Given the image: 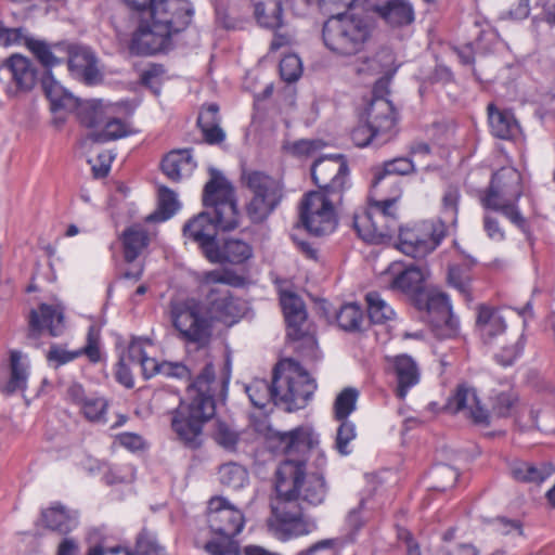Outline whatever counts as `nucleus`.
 Returning a JSON list of instances; mask_svg holds the SVG:
<instances>
[{
  "label": "nucleus",
  "mask_w": 555,
  "mask_h": 555,
  "mask_svg": "<svg viewBox=\"0 0 555 555\" xmlns=\"http://www.w3.org/2000/svg\"><path fill=\"white\" fill-rule=\"evenodd\" d=\"M337 544V539L320 540L308 548L297 552L295 555H336Z\"/></svg>",
  "instance_id": "obj_61"
},
{
  "label": "nucleus",
  "mask_w": 555,
  "mask_h": 555,
  "mask_svg": "<svg viewBox=\"0 0 555 555\" xmlns=\"http://www.w3.org/2000/svg\"><path fill=\"white\" fill-rule=\"evenodd\" d=\"M29 376V363L27 357L20 350L10 352V365L8 378L0 379V391L7 396L27 388Z\"/></svg>",
  "instance_id": "obj_25"
},
{
  "label": "nucleus",
  "mask_w": 555,
  "mask_h": 555,
  "mask_svg": "<svg viewBox=\"0 0 555 555\" xmlns=\"http://www.w3.org/2000/svg\"><path fill=\"white\" fill-rule=\"evenodd\" d=\"M311 177L319 192L343 199L349 188V167L344 155H326L318 158L311 167Z\"/></svg>",
  "instance_id": "obj_15"
},
{
  "label": "nucleus",
  "mask_w": 555,
  "mask_h": 555,
  "mask_svg": "<svg viewBox=\"0 0 555 555\" xmlns=\"http://www.w3.org/2000/svg\"><path fill=\"white\" fill-rule=\"evenodd\" d=\"M386 370L395 376L397 382L396 395L405 399L411 388L421 380V369L413 357L406 353L386 356Z\"/></svg>",
  "instance_id": "obj_19"
},
{
  "label": "nucleus",
  "mask_w": 555,
  "mask_h": 555,
  "mask_svg": "<svg viewBox=\"0 0 555 555\" xmlns=\"http://www.w3.org/2000/svg\"><path fill=\"white\" fill-rule=\"evenodd\" d=\"M302 74L300 59L296 54L285 55L280 62V75L286 82L297 81Z\"/></svg>",
  "instance_id": "obj_56"
},
{
  "label": "nucleus",
  "mask_w": 555,
  "mask_h": 555,
  "mask_svg": "<svg viewBox=\"0 0 555 555\" xmlns=\"http://www.w3.org/2000/svg\"><path fill=\"white\" fill-rule=\"evenodd\" d=\"M418 310L427 312L429 322L441 335L453 336L459 331V320L453 315L452 306L447 294L426 291L414 302Z\"/></svg>",
  "instance_id": "obj_17"
},
{
  "label": "nucleus",
  "mask_w": 555,
  "mask_h": 555,
  "mask_svg": "<svg viewBox=\"0 0 555 555\" xmlns=\"http://www.w3.org/2000/svg\"><path fill=\"white\" fill-rule=\"evenodd\" d=\"M80 122L88 128H96L104 124L106 117L100 101L80 102L78 99V106L74 109Z\"/></svg>",
  "instance_id": "obj_45"
},
{
  "label": "nucleus",
  "mask_w": 555,
  "mask_h": 555,
  "mask_svg": "<svg viewBox=\"0 0 555 555\" xmlns=\"http://www.w3.org/2000/svg\"><path fill=\"white\" fill-rule=\"evenodd\" d=\"M177 194L166 186L158 190V208L155 212L146 217V221H166L179 210Z\"/></svg>",
  "instance_id": "obj_39"
},
{
  "label": "nucleus",
  "mask_w": 555,
  "mask_h": 555,
  "mask_svg": "<svg viewBox=\"0 0 555 555\" xmlns=\"http://www.w3.org/2000/svg\"><path fill=\"white\" fill-rule=\"evenodd\" d=\"M366 124L359 125L351 131V140L358 147L370 144L382 145L393 135L397 114L392 103L384 98L374 95L366 111Z\"/></svg>",
  "instance_id": "obj_10"
},
{
  "label": "nucleus",
  "mask_w": 555,
  "mask_h": 555,
  "mask_svg": "<svg viewBox=\"0 0 555 555\" xmlns=\"http://www.w3.org/2000/svg\"><path fill=\"white\" fill-rule=\"evenodd\" d=\"M198 282L206 293L212 318L222 322H235L242 312L240 305L228 288L219 285L240 287L245 284V279L230 269H215L201 273Z\"/></svg>",
  "instance_id": "obj_9"
},
{
  "label": "nucleus",
  "mask_w": 555,
  "mask_h": 555,
  "mask_svg": "<svg viewBox=\"0 0 555 555\" xmlns=\"http://www.w3.org/2000/svg\"><path fill=\"white\" fill-rule=\"evenodd\" d=\"M228 379H217L211 363H207L189 387V400L180 401L172 411L171 428L190 449L203 442L204 425L215 415L216 399L224 400Z\"/></svg>",
  "instance_id": "obj_3"
},
{
  "label": "nucleus",
  "mask_w": 555,
  "mask_h": 555,
  "mask_svg": "<svg viewBox=\"0 0 555 555\" xmlns=\"http://www.w3.org/2000/svg\"><path fill=\"white\" fill-rule=\"evenodd\" d=\"M521 195L519 171L504 167L492 175L489 186L480 192L479 199L483 208L501 212L518 229L525 231L527 222L518 207Z\"/></svg>",
  "instance_id": "obj_7"
},
{
  "label": "nucleus",
  "mask_w": 555,
  "mask_h": 555,
  "mask_svg": "<svg viewBox=\"0 0 555 555\" xmlns=\"http://www.w3.org/2000/svg\"><path fill=\"white\" fill-rule=\"evenodd\" d=\"M358 397L359 391L352 387H347L338 393L334 402V416L337 421L348 420L356 410Z\"/></svg>",
  "instance_id": "obj_48"
},
{
  "label": "nucleus",
  "mask_w": 555,
  "mask_h": 555,
  "mask_svg": "<svg viewBox=\"0 0 555 555\" xmlns=\"http://www.w3.org/2000/svg\"><path fill=\"white\" fill-rule=\"evenodd\" d=\"M207 522L210 531L218 535L205 544L209 555H240V546L234 540L244 528L243 513L225 499L216 496L209 500Z\"/></svg>",
  "instance_id": "obj_8"
},
{
  "label": "nucleus",
  "mask_w": 555,
  "mask_h": 555,
  "mask_svg": "<svg viewBox=\"0 0 555 555\" xmlns=\"http://www.w3.org/2000/svg\"><path fill=\"white\" fill-rule=\"evenodd\" d=\"M511 473L517 481L540 485L552 476L554 467L550 463L534 465L528 462H517L512 466Z\"/></svg>",
  "instance_id": "obj_34"
},
{
  "label": "nucleus",
  "mask_w": 555,
  "mask_h": 555,
  "mask_svg": "<svg viewBox=\"0 0 555 555\" xmlns=\"http://www.w3.org/2000/svg\"><path fill=\"white\" fill-rule=\"evenodd\" d=\"M460 197L459 188L449 186L442 197L444 221H424L412 228H400L398 248L412 258H424L434 251L446 236V222H456Z\"/></svg>",
  "instance_id": "obj_5"
},
{
  "label": "nucleus",
  "mask_w": 555,
  "mask_h": 555,
  "mask_svg": "<svg viewBox=\"0 0 555 555\" xmlns=\"http://www.w3.org/2000/svg\"><path fill=\"white\" fill-rule=\"evenodd\" d=\"M215 255H209L207 259L212 263L242 264L253 257V247L240 238H227L221 246L214 247Z\"/></svg>",
  "instance_id": "obj_28"
},
{
  "label": "nucleus",
  "mask_w": 555,
  "mask_h": 555,
  "mask_svg": "<svg viewBox=\"0 0 555 555\" xmlns=\"http://www.w3.org/2000/svg\"><path fill=\"white\" fill-rule=\"evenodd\" d=\"M431 478L434 480L433 488L438 491H446L452 488L457 478L459 473L455 468L447 464H439L431 469Z\"/></svg>",
  "instance_id": "obj_52"
},
{
  "label": "nucleus",
  "mask_w": 555,
  "mask_h": 555,
  "mask_svg": "<svg viewBox=\"0 0 555 555\" xmlns=\"http://www.w3.org/2000/svg\"><path fill=\"white\" fill-rule=\"evenodd\" d=\"M392 62V56L387 50H382L377 52L372 57H365L361 61V63L357 66L358 74H380L383 73L388 65Z\"/></svg>",
  "instance_id": "obj_51"
},
{
  "label": "nucleus",
  "mask_w": 555,
  "mask_h": 555,
  "mask_svg": "<svg viewBox=\"0 0 555 555\" xmlns=\"http://www.w3.org/2000/svg\"><path fill=\"white\" fill-rule=\"evenodd\" d=\"M322 140H298L287 145V151L296 157H311L324 147Z\"/></svg>",
  "instance_id": "obj_57"
},
{
  "label": "nucleus",
  "mask_w": 555,
  "mask_h": 555,
  "mask_svg": "<svg viewBox=\"0 0 555 555\" xmlns=\"http://www.w3.org/2000/svg\"><path fill=\"white\" fill-rule=\"evenodd\" d=\"M138 555H167L165 548L149 533H141L135 545Z\"/></svg>",
  "instance_id": "obj_60"
},
{
  "label": "nucleus",
  "mask_w": 555,
  "mask_h": 555,
  "mask_svg": "<svg viewBox=\"0 0 555 555\" xmlns=\"http://www.w3.org/2000/svg\"><path fill=\"white\" fill-rule=\"evenodd\" d=\"M102 126V131L95 132L91 135L92 140L95 142L104 143L118 140L134 132L131 126L120 118H106Z\"/></svg>",
  "instance_id": "obj_44"
},
{
  "label": "nucleus",
  "mask_w": 555,
  "mask_h": 555,
  "mask_svg": "<svg viewBox=\"0 0 555 555\" xmlns=\"http://www.w3.org/2000/svg\"><path fill=\"white\" fill-rule=\"evenodd\" d=\"M64 328V314L60 306L41 304L29 314V338L36 339L43 331L53 337L59 336Z\"/></svg>",
  "instance_id": "obj_23"
},
{
  "label": "nucleus",
  "mask_w": 555,
  "mask_h": 555,
  "mask_svg": "<svg viewBox=\"0 0 555 555\" xmlns=\"http://www.w3.org/2000/svg\"><path fill=\"white\" fill-rule=\"evenodd\" d=\"M365 5L390 28H403L415 21V11L410 0H365Z\"/></svg>",
  "instance_id": "obj_20"
},
{
  "label": "nucleus",
  "mask_w": 555,
  "mask_h": 555,
  "mask_svg": "<svg viewBox=\"0 0 555 555\" xmlns=\"http://www.w3.org/2000/svg\"><path fill=\"white\" fill-rule=\"evenodd\" d=\"M129 358L134 361L135 365L141 367L142 375L145 379L160 374V362L154 358L147 357L141 343L132 341L129 345Z\"/></svg>",
  "instance_id": "obj_46"
},
{
  "label": "nucleus",
  "mask_w": 555,
  "mask_h": 555,
  "mask_svg": "<svg viewBox=\"0 0 555 555\" xmlns=\"http://www.w3.org/2000/svg\"><path fill=\"white\" fill-rule=\"evenodd\" d=\"M82 354H86L88 359L95 363L100 360V349L98 346V337L93 333V327H90L87 336V345L78 350L68 351L60 345H52L47 353V360L57 367L64 365Z\"/></svg>",
  "instance_id": "obj_27"
},
{
  "label": "nucleus",
  "mask_w": 555,
  "mask_h": 555,
  "mask_svg": "<svg viewBox=\"0 0 555 555\" xmlns=\"http://www.w3.org/2000/svg\"><path fill=\"white\" fill-rule=\"evenodd\" d=\"M446 408L452 413L464 412L475 424H489L488 411L481 406L475 388L466 384H461L456 387L454 395L449 398Z\"/></svg>",
  "instance_id": "obj_22"
},
{
  "label": "nucleus",
  "mask_w": 555,
  "mask_h": 555,
  "mask_svg": "<svg viewBox=\"0 0 555 555\" xmlns=\"http://www.w3.org/2000/svg\"><path fill=\"white\" fill-rule=\"evenodd\" d=\"M68 399L83 416L93 423H106L107 400L94 393L88 395L80 384L74 383L67 388Z\"/></svg>",
  "instance_id": "obj_24"
},
{
  "label": "nucleus",
  "mask_w": 555,
  "mask_h": 555,
  "mask_svg": "<svg viewBox=\"0 0 555 555\" xmlns=\"http://www.w3.org/2000/svg\"><path fill=\"white\" fill-rule=\"evenodd\" d=\"M341 201L319 191L305 194L299 206V219L304 228L314 236L334 232L338 222L335 206Z\"/></svg>",
  "instance_id": "obj_14"
},
{
  "label": "nucleus",
  "mask_w": 555,
  "mask_h": 555,
  "mask_svg": "<svg viewBox=\"0 0 555 555\" xmlns=\"http://www.w3.org/2000/svg\"><path fill=\"white\" fill-rule=\"evenodd\" d=\"M424 273L420 268L410 266L396 275L391 285L393 288L412 296L415 302L421 294L426 292L424 289Z\"/></svg>",
  "instance_id": "obj_33"
},
{
  "label": "nucleus",
  "mask_w": 555,
  "mask_h": 555,
  "mask_svg": "<svg viewBox=\"0 0 555 555\" xmlns=\"http://www.w3.org/2000/svg\"><path fill=\"white\" fill-rule=\"evenodd\" d=\"M380 212H373L370 208L353 218V227L358 235L365 242L379 244L391 235L387 231L386 224H382Z\"/></svg>",
  "instance_id": "obj_26"
},
{
  "label": "nucleus",
  "mask_w": 555,
  "mask_h": 555,
  "mask_svg": "<svg viewBox=\"0 0 555 555\" xmlns=\"http://www.w3.org/2000/svg\"><path fill=\"white\" fill-rule=\"evenodd\" d=\"M285 452L288 455L276 469L275 492L271 501L272 516L268 519V527L272 533L282 541L310 534L317 530L313 518L304 514L300 503L308 506H319L324 503L328 485L324 474L308 472L304 460L291 457L293 451L311 448L310 434L296 428L284 434Z\"/></svg>",
  "instance_id": "obj_1"
},
{
  "label": "nucleus",
  "mask_w": 555,
  "mask_h": 555,
  "mask_svg": "<svg viewBox=\"0 0 555 555\" xmlns=\"http://www.w3.org/2000/svg\"><path fill=\"white\" fill-rule=\"evenodd\" d=\"M146 14L164 31L177 34L191 24L194 8L190 0H154Z\"/></svg>",
  "instance_id": "obj_16"
},
{
  "label": "nucleus",
  "mask_w": 555,
  "mask_h": 555,
  "mask_svg": "<svg viewBox=\"0 0 555 555\" xmlns=\"http://www.w3.org/2000/svg\"><path fill=\"white\" fill-rule=\"evenodd\" d=\"M401 196V191L397 190L395 195L390 198L379 199V201H371L370 203V209L373 212H380L383 216L380 218L382 224H386L387 231L391 235L392 232L398 227V216H397V208L396 204L398 199Z\"/></svg>",
  "instance_id": "obj_40"
},
{
  "label": "nucleus",
  "mask_w": 555,
  "mask_h": 555,
  "mask_svg": "<svg viewBox=\"0 0 555 555\" xmlns=\"http://www.w3.org/2000/svg\"><path fill=\"white\" fill-rule=\"evenodd\" d=\"M414 170V165L411 159L406 157H399L392 160L386 162L382 169H378L374 173L373 185L376 186L383 180L389 179L390 184H396V176H404Z\"/></svg>",
  "instance_id": "obj_38"
},
{
  "label": "nucleus",
  "mask_w": 555,
  "mask_h": 555,
  "mask_svg": "<svg viewBox=\"0 0 555 555\" xmlns=\"http://www.w3.org/2000/svg\"><path fill=\"white\" fill-rule=\"evenodd\" d=\"M211 178L205 184L203 205L207 209L190 219L183 227V235L197 243L207 258L215 255L218 231L229 232L240 224V211L235 190L218 170H210Z\"/></svg>",
  "instance_id": "obj_2"
},
{
  "label": "nucleus",
  "mask_w": 555,
  "mask_h": 555,
  "mask_svg": "<svg viewBox=\"0 0 555 555\" xmlns=\"http://www.w3.org/2000/svg\"><path fill=\"white\" fill-rule=\"evenodd\" d=\"M283 12V2L268 3L266 7L255 8L254 17L260 27L276 31L284 25Z\"/></svg>",
  "instance_id": "obj_41"
},
{
  "label": "nucleus",
  "mask_w": 555,
  "mask_h": 555,
  "mask_svg": "<svg viewBox=\"0 0 555 555\" xmlns=\"http://www.w3.org/2000/svg\"><path fill=\"white\" fill-rule=\"evenodd\" d=\"M315 389V380L292 359L275 365L271 384L256 378L245 387L254 406L263 409L273 401L275 404H285L289 412L305 408Z\"/></svg>",
  "instance_id": "obj_4"
},
{
  "label": "nucleus",
  "mask_w": 555,
  "mask_h": 555,
  "mask_svg": "<svg viewBox=\"0 0 555 555\" xmlns=\"http://www.w3.org/2000/svg\"><path fill=\"white\" fill-rule=\"evenodd\" d=\"M42 520L47 528L64 535L73 531L78 525L77 517L69 515L61 505H53L43 511Z\"/></svg>",
  "instance_id": "obj_36"
},
{
  "label": "nucleus",
  "mask_w": 555,
  "mask_h": 555,
  "mask_svg": "<svg viewBox=\"0 0 555 555\" xmlns=\"http://www.w3.org/2000/svg\"><path fill=\"white\" fill-rule=\"evenodd\" d=\"M160 375L170 378L189 380L191 377L190 369L181 362H160Z\"/></svg>",
  "instance_id": "obj_62"
},
{
  "label": "nucleus",
  "mask_w": 555,
  "mask_h": 555,
  "mask_svg": "<svg viewBox=\"0 0 555 555\" xmlns=\"http://www.w3.org/2000/svg\"><path fill=\"white\" fill-rule=\"evenodd\" d=\"M195 168L196 163L189 149L171 151L162 162L164 175L175 182L191 176Z\"/></svg>",
  "instance_id": "obj_30"
},
{
  "label": "nucleus",
  "mask_w": 555,
  "mask_h": 555,
  "mask_svg": "<svg viewBox=\"0 0 555 555\" xmlns=\"http://www.w3.org/2000/svg\"><path fill=\"white\" fill-rule=\"evenodd\" d=\"M534 9L541 10L533 21L541 20L550 26H555V0H535ZM530 13V0H519L518 4L509 11L515 20H525Z\"/></svg>",
  "instance_id": "obj_35"
},
{
  "label": "nucleus",
  "mask_w": 555,
  "mask_h": 555,
  "mask_svg": "<svg viewBox=\"0 0 555 555\" xmlns=\"http://www.w3.org/2000/svg\"><path fill=\"white\" fill-rule=\"evenodd\" d=\"M518 403L519 397L514 389L501 391L492 397V411L500 417L512 416Z\"/></svg>",
  "instance_id": "obj_49"
},
{
  "label": "nucleus",
  "mask_w": 555,
  "mask_h": 555,
  "mask_svg": "<svg viewBox=\"0 0 555 555\" xmlns=\"http://www.w3.org/2000/svg\"><path fill=\"white\" fill-rule=\"evenodd\" d=\"M524 346V336L520 335L514 343L508 346H504L500 352L495 354L496 362L503 366L512 365L515 360L522 353Z\"/></svg>",
  "instance_id": "obj_58"
},
{
  "label": "nucleus",
  "mask_w": 555,
  "mask_h": 555,
  "mask_svg": "<svg viewBox=\"0 0 555 555\" xmlns=\"http://www.w3.org/2000/svg\"><path fill=\"white\" fill-rule=\"evenodd\" d=\"M131 365H135V363L129 358L128 349L127 352L122 353L119 358L115 372L117 382L127 388H132L134 386V379L130 370Z\"/></svg>",
  "instance_id": "obj_59"
},
{
  "label": "nucleus",
  "mask_w": 555,
  "mask_h": 555,
  "mask_svg": "<svg viewBox=\"0 0 555 555\" xmlns=\"http://www.w3.org/2000/svg\"><path fill=\"white\" fill-rule=\"evenodd\" d=\"M41 86L50 101L51 109L53 112H74L78 106V98L74 96L57 80H55L51 72L43 74L41 78Z\"/></svg>",
  "instance_id": "obj_29"
},
{
  "label": "nucleus",
  "mask_w": 555,
  "mask_h": 555,
  "mask_svg": "<svg viewBox=\"0 0 555 555\" xmlns=\"http://www.w3.org/2000/svg\"><path fill=\"white\" fill-rule=\"evenodd\" d=\"M214 439L227 450H234L238 442V434L225 422L217 421L215 424Z\"/></svg>",
  "instance_id": "obj_55"
},
{
  "label": "nucleus",
  "mask_w": 555,
  "mask_h": 555,
  "mask_svg": "<svg viewBox=\"0 0 555 555\" xmlns=\"http://www.w3.org/2000/svg\"><path fill=\"white\" fill-rule=\"evenodd\" d=\"M25 47L34 54L38 62L44 67L46 72L61 64V59L54 55L52 47L44 40L35 39L33 37L25 38Z\"/></svg>",
  "instance_id": "obj_43"
},
{
  "label": "nucleus",
  "mask_w": 555,
  "mask_h": 555,
  "mask_svg": "<svg viewBox=\"0 0 555 555\" xmlns=\"http://www.w3.org/2000/svg\"><path fill=\"white\" fill-rule=\"evenodd\" d=\"M339 422L340 425L336 433L335 449L340 455H349L351 453L349 443L357 437L356 426L349 420H343Z\"/></svg>",
  "instance_id": "obj_54"
},
{
  "label": "nucleus",
  "mask_w": 555,
  "mask_h": 555,
  "mask_svg": "<svg viewBox=\"0 0 555 555\" xmlns=\"http://www.w3.org/2000/svg\"><path fill=\"white\" fill-rule=\"evenodd\" d=\"M339 327L346 332L359 331L363 321V312L357 304H346L336 314Z\"/></svg>",
  "instance_id": "obj_47"
},
{
  "label": "nucleus",
  "mask_w": 555,
  "mask_h": 555,
  "mask_svg": "<svg viewBox=\"0 0 555 555\" xmlns=\"http://www.w3.org/2000/svg\"><path fill=\"white\" fill-rule=\"evenodd\" d=\"M171 35L169 31H164L153 20L151 23L142 21L133 34L130 50L137 55H151L167 50L171 43Z\"/></svg>",
  "instance_id": "obj_18"
},
{
  "label": "nucleus",
  "mask_w": 555,
  "mask_h": 555,
  "mask_svg": "<svg viewBox=\"0 0 555 555\" xmlns=\"http://www.w3.org/2000/svg\"><path fill=\"white\" fill-rule=\"evenodd\" d=\"M242 182L253 194L246 207L249 219L254 223L264 221L281 203L282 184L258 170H243Z\"/></svg>",
  "instance_id": "obj_11"
},
{
  "label": "nucleus",
  "mask_w": 555,
  "mask_h": 555,
  "mask_svg": "<svg viewBox=\"0 0 555 555\" xmlns=\"http://www.w3.org/2000/svg\"><path fill=\"white\" fill-rule=\"evenodd\" d=\"M26 37L22 27L10 28L5 27L3 23L0 22V46L10 47L18 44L22 41L25 43Z\"/></svg>",
  "instance_id": "obj_63"
},
{
  "label": "nucleus",
  "mask_w": 555,
  "mask_h": 555,
  "mask_svg": "<svg viewBox=\"0 0 555 555\" xmlns=\"http://www.w3.org/2000/svg\"><path fill=\"white\" fill-rule=\"evenodd\" d=\"M374 30L373 22L364 14L344 12L331 16L323 25L324 44L339 55H353L363 50Z\"/></svg>",
  "instance_id": "obj_6"
},
{
  "label": "nucleus",
  "mask_w": 555,
  "mask_h": 555,
  "mask_svg": "<svg viewBox=\"0 0 555 555\" xmlns=\"http://www.w3.org/2000/svg\"><path fill=\"white\" fill-rule=\"evenodd\" d=\"M489 124L494 137L513 140L520 133V126L514 114L507 109H499L493 104L488 106Z\"/></svg>",
  "instance_id": "obj_31"
},
{
  "label": "nucleus",
  "mask_w": 555,
  "mask_h": 555,
  "mask_svg": "<svg viewBox=\"0 0 555 555\" xmlns=\"http://www.w3.org/2000/svg\"><path fill=\"white\" fill-rule=\"evenodd\" d=\"M449 284L457 289L465 298L470 299V282L469 270L466 267L451 266L448 271Z\"/></svg>",
  "instance_id": "obj_53"
},
{
  "label": "nucleus",
  "mask_w": 555,
  "mask_h": 555,
  "mask_svg": "<svg viewBox=\"0 0 555 555\" xmlns=\"http://www.w3.org/2000/svg\"><path fill=\"white\" fill-rule=\"evenodd\" d=\"M477 327L486 344H490L494 337L505 332L504 318L493 308L480 306L478 308Z\"/></svg>",
  "instance_id": "obj_32"
},
{
  "label": "nucleus",
  "mask_w": 555,
  "mask_h": 555,
  "mask_svg": "<svg viewBox=\"0 0 555 555\" xmlns=\"http://www.w3.org/2000/svg\"><path fill=\"white\" fill-rule=\"evenodd\" d=\"M149 234L141 225H132L125 230L122 245L126 261H134L149 245Z\"/></svg>",
  "instance_id": "obj_37"
},
{
  "label": "nucleus",
  "mask_w": 555,
  "mask_h": 555,
  "mask_svg": "<svg viewBox=\"0 0 555 555\" xmlns=\"http://www.w3.org/2000/svg\"><path fill=\"white\" fill-rule=\"evenodd\" d=\"M170 320L179 338L188 344L205 346L211 336V322L204 313L201 302L194 298L172 300Z\"/></svg>",
  "instance_id": "obj_12"
},
{
  "label": "nucleus",
  "mask_w": 555,
  "mask_h": 555,
  "mask_svg": "<svg viewBox=\"0 0 555 555\" xmlns=\"http://www.w3.org/2000/svg\"><path fill=\"white\" fill-rule=\"evenodd\" d=\"M220 482L232 489L242 488L248 480L246 469L236 463H227L219 468Z\"/></svg>",
  "instance_id": "obj_50"
},
{
  "label": "nucleus",
  "mask_w": 555,
  "mask_h": 555,
  "mask_svg": "<svg viewBox=\"0 0 555 555\" xmlns=\"http://www.w3.org/2000/svg\"><path fill=\"white\" fill-rule=\"evenodd\" d=\"M367 314L373 323L383 324L395 318V311L390 305L377 292H369L365 295Z\"/></svg>",
  "instance_id": "obj_42"
},
{
  "label": "nucleus",
  "mask_w": 555,
  "mask_h": 555,
  "mask_svg": "<svg viewBox=\"0 0 555 555\" xmlns=\"http://www.w3.org/2000/svg\"><path fill=\"white\" fill-rule=\"evenodd\" d=\"M95 56L86 48L78 49L73 52L68 59V68L73 75H76L80 69L89 64Z\"/></svg>",
  "instance_id": "obj_64"
},
{
  "label": "nucleus",
  "mask_w": 555,
  "mask_h": 555,
  "mask_svg": "<svg viewBox=\"0 0 555 555\" xmlns=\"http://www.w3.org/2000/svg\"><path fill=\"white\" fill-rule=\"evenodd\" d=\"M280 301L287 324V338L296 344L295 349L304 357L317 358L318 343L307 320L302 299L293 292L283 291Z\"/></svg>",
  "instance_id": "obj_13"
},
{
  "label": "nucleus",
  "mask_w": 555,
  "mask_h": 555,
  "mask_svg": "<svg viewBox=\"0 0 555 555\" xmlns=\"http://www.w3.org/2000/svg\"><path fill=\"white\" fill-rule=\"evenodd\" d=\"M8 75L17 91H30L37 83L38 70L28 57L14 53L0 64V77Z\"/></svg>",
  "instance_id": "obj_21"
}]
</instances>
